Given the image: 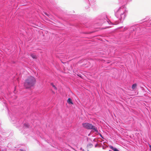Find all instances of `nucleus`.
I'll return each mask as SVG.
<instances>
[{
    "label": "nucleus",
    "instance_id": "f257e3e1",
    "mask_svg": "<svg viewBox=\"0 0 151 151\" xmlns=\"http://www.w3.org/2000/svg\"><path fill=\"white\" fill-rule=\"evenodd\" d=\"M36 80L35 78L32 76H29L26 79L24 86L26 88H29L33 86L35 84Z\"/></svg>",
    "mask_w": 151,
    "mask_h": 151
},
{
    "label": "nucleus",
    "instance_id": "f03ea898",
    "mask_svg": "<svg viewBox=\"0 0 151 151\" xmlns=\"http://www.w3.org/2000/svg\"><path fill=\"white\" fill-rule=\"evenodd\" d=\"M83 127L88 129L93 130L96 133H98V131L97 128L95 126L91 124L88 123H85L82 124Z\"/></svg>",
    "mask_w": 151,
    "mask_h": 151
},
{
    "label": "nucleus",
    "instance_id": "7ed1b4c3",
    "mask_svg": "<svg viewBox=\"0 0 151 151\" xmlns=\"http://www.w3.org/2000/svg\"><path fill=\"white\" fill-rule=\"evenodd\" d=\"M109 147L111 149V150H113L114 151H119L116 148H114L111 146H110Z\"/></svg>",
    "mask_w": 151,
    "mask_h": 151
},
{
    "label": "nucleus",
    "instance_id": "20e7f679",
    "mask_svg": "<svg viewBox=\"0 0 151 151\" xmlns=\"http://www.w3.org/2000/svg\"><path fill=\"white\" fill-rule=\"evenodd\" d=\"M67 102L69 104H73V102L71 99L70 98H69L67 100Z\"/></svg>",
    "mask_w": 151,
    "mask_h": 151
},
{
    "label": "nucleus",
    "instance_id": "39448f33",
    "mask_svg": "<svg viewBox=\"0 0 151 151\" xmlns=\"http://www.w3.org/2000/svg\"><path fill=\"white\" fill-rule=\"evenodd\" d=\"M93 147V145L91 144H89L87 146V148L89 150L90 148Z\"/></svg>",
    "mask_w": 151,
    "mask_h": 151
},
{
    "label": "nucleus",
    "instance_id": "423d86ee",
    "mask_svg": "<svg viewBox=\"0 0 151 151\" xmlns=\"http://www.w3.org/2000/svg\"><path fill=\"white\" fill-rule=\"evenodd\" d=\"M137 84L136 83L134 84L132 86V89L133 90L136 89Z\"/></svg>",
    "mask_w": 151,
    "mask_h": 151
},
{
    "label": "nucleus",
    "instance_id": "0eeeda50",
    "mask_svg": "<svg viewBox=\"0 0 151 151\" xmlns=\"http://www.w3.org/2000/svg\"><path fill=\"white\" fill-rule=\"evenodd\" d=\"M31 56L33 59H36L37 58L36 55L34 54H31Z\"/></svg>",
    "mask_w": 151,
    "mask_h": 151
},
{
    "label": "nucleus",
    "instance_id": "6e6552de",
    "mask_svg": "<svg viewBox=\"0 0 151 151\" xmlns=\"http://www.w3.org/2000/svg\"><path fill=\"white\" fill-rule=\"evenodd\" d=\"M51 85L53 87H54V88H55V89H57V88H56V87H55V86L53 85V84L52 83H51Z\"/></svg>",
    "mask_w": 151,
    "mask_h": 151
},
{
    "label": "nucleus",
    "instance_id": "1a4fd4ad",
    "mask_svg": "<svg viewBox=\"0 0 151 151\" xmlns=\"http://www.w3.org/2000/svg\"><path fill=\"white\" fill-rule=\"evenodd\" d=\"M100 136L103 138H104L102 136V135L101 134H99Z\"/></svg>",
    "mask_w": 151,
    "mask_h": 151
},
{
    "label": "nucleus",
    "instance_id": "9d476101",
    "mask_svg": "<svg viewBox=\"0 0 151 151\" xmlns=\"http://www.w3.org/2000/svg\"><path fill=\"white\" fill-rule=\"evenodd\" d=\"M149 146L150 147V149L151 150V145L150 144H149Z\"/></svg>",
    "mask_w": 151,
    "mask_h": 151
},
{
    "label": "nucleus",
    "instance_id": "9b49d317",
    "mask_svg": "<svg viewBox=\"0 0 151 151\" xmlns=\"http://www.w3.org/2000/svg\"><path fill=\"white\" fill-rule=\"evenodd\" d=\"M45 13V15H47V16H48V14H47L46 13V12H45V13Z\"/></svg>",
    "mask_w": 151,
    "mask_h": 151
}]
</instances>
